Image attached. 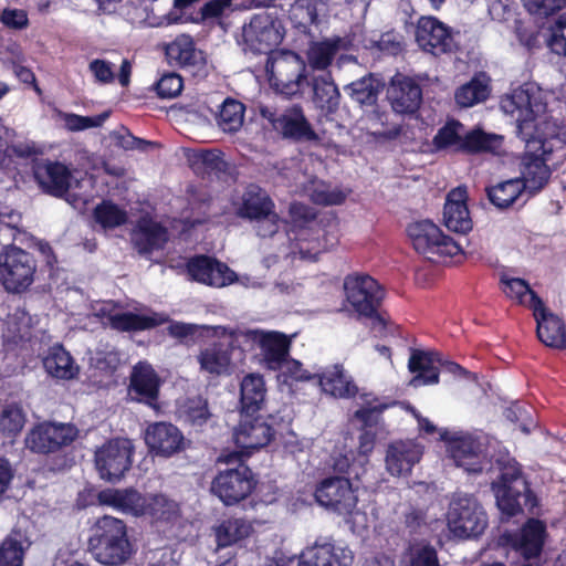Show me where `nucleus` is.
I'll use <instances>...</instances> for the list:
<instances>
[{
  "instance_id": "f257e3e1",
  "label": "nucleus",
  "mask_w": 566,
  "mask_h": 566,
  "mask_svg": "<svg viewBox=\"0 0 566 566\" xmlns=\"http://www.w3.org/2000/svg\"><path fill=\"white\" fill-rule=\"evenodd\" d=\"M500 106L515 122L517 134L523 140L537 135L549 136V126L557 133L556 124L547 119L543 94L534 84H524L504 95Z\"/></svg>"
},
{
  "instance_id": "f03ea898",
  "label": "nucleus",
  "mask_w": 566,
  "mask_h": 566,
  "mask_svg": "<svg viewBox=\"0 0 566 566\" xmlns=\"http://www.w3.org/2000/svg\"><path fill=\"white\" fill-rule=\"evenodd\" d=\"M552 128L549 136L537 135L526 138L525 154L521 166L522 185L525 191L535 193L548 181L551 171L556 168L565 157L563 140Z\"/></svg>"
},
{
  "instance_id": "7ed1b4c3",
  "label": "nucleus",
  "mask_w": 566,
  "mask_h": 566,
  "mask_svg": "<svg viewBox=\"0 0 566 566\" xmlns=\"http://www.w3.org/2000/svg\"><path fill=\"white\" fill-rule=\"evenodd\" d=\"M90 549L94 558L107 566L125 564L133 555L126 524L113 516H103L94 527L90 538Z\"/></svg>"
},
{
  "instance_id": "20e7f679",
  "label": "nucleus",
  "mask_w": 566,
  "mask_h": 566,
  "mask_svg": "<svg viewBox=\"0 0 566 566\" xmlns=\"http://www.w3.org/2000/svg\"><path fill=\"white\" fill-rule=\"evenodd\" d=\"M317 503L326 510L343 516L353 532L359 533L367 526V516L357 509L358 495L346 478L323 480L315 490Z\"/></svg>"
},
{
  "instance_id": "39448f33",
  "label": "nucleus",
  "mask_w": 566,
  "mask_h": 566,
  "mask_svg": "<svg viewBox=\"0 0 566 566\" xmlns=\"http://www.w3.org/2000/svg\"><path fill=\"white\" fill-rule=\"evenodd\" d=\"M203 328L211 332L218 340L200 348L197 355L200 371L210 378L230 376L237 369L238 363L243 359V352L240 349L241 339H234L229 334L218 332L219 328H227L226 326H203Z\"/></svg>"
},
{
  "instance_id": "423d86ee",
  "label": "nucleus",
  "mask_w": 566,
  "mask_h": 566,
  "mask_svg": "<svg viewBox=\"0 0 566 566\" xmlns=\"http://www.w3.org/2000/svg\"><path fill=\"white\" fill-rule=\"evenodd\" d=\"M492 491L499 510L507 517L521 513L524 506L532 510L536 505V499L514 460H509L501 468L499 480L492 483Z\"/></svg>"
},
{
  "instance_id": "0eeeda50",
  "label": "nucleus",
  "mask_w": 566,
  "mask_h": 566,
  "mask_svg": "<svg viewBox=\"0 0 566 566\" xmlns=\"http://www.w3.org/2000/svg\"><path fill=\"white\" fill-rule=\"evenodd\" d=\"M447 526L455 537L481 535L488 526V516L479 501L467 493H454L446 513Z\"/></svg>"
},
{
  "instance_id": "6e6552de",
  "label": "nucleus",
  "mask_w": 566,
  "mask_h": 566,
  "mask_svg": "<svg viewBox=\"0 0 566 566\" xmlns=\"http://www.w3.org/2000/svg\"><path fill=\"white\" fill-rule=\"evenodd\" d=\"M218 332L241 339V345L259 348L261 363L271 370L280 368V364L290 354L291 340L280 332L258 328H219Z\"/></svg>"
},
{
  "instance_id": "1a4fd4ad",
  "label": "nucleus",
  "mask_w": 566,
  "mask_h": 566,
  "mask_svg": "<svg viewBox=\"0 0 566 566\" xmlns=\"http://www.w3.org/2000/svg\"><path fill=\"white\" fill-rule=\"evenodd\" d=\"M408 235L417 253L432 262L453 258L462 252L461 244L443 234L430 220H421L408 227Z\"/></svg>"
},
{
  "instance_id": "9d476101",
  "label": "nucleus",
  "mask_w": 566,
  "mask_h": 566,
  "mask_svg": "<svg viewBox=\"0 0 566 566\" xmlns=\"http://www.w3.org/2000/svg\"><path fill=\"white\" fill-rule=\"evenodd\" d=\"M265 69L271 87L285 96L298 94L301 85L306 78V66L301 57L293 52L272 53Z\"/></svg>"
},
{
  "instance_id": "9b49d317",
  "label": "nucleus",
  "mask_w": 566,
  "mask_h": 566,
  "mask_svg": "<svg viewBox=\"0 0 566 566\" xmlns=\"http://www.w3.org/2000/svg\"><path fill=\"white\" fill-rule=\"evenodd\" d=\"M439 432L447 443V452L457 467L468 473H480L489 464L485 444L480 438L443 429Z\"/></svg>"
},
{
  "instance_id": "f8f14e48",
  "label": "nucleus",
  "mask_w": 566,
  "mask_h": 566,
  "mask_svg": "<svg viewBox=\"0 0 566 566\" xmlns=\"http://www.w3.org/2000/svg\"><path fill=\"white\" fill-rule=\"evenodd\" d=\"M36 264L33 256L17 247H8L0 253V283L6 291L21 293L34 280Z\"/></svg>"
},
{
  "instance_id": "ddd939ff",
  "label": "nucleus",
  "mask_w": 566,
  "mask_h": 566,
  "mask_svg": "<svg viewBox=\"0 0 566 566\" xmlns=\"http://www.w3.org/2000/svg\"><path fill=\"white\" fill-rule=\"evenodd\" d=\"M284 29L280 20L269 13H259L242 27L238 42L244 50L270 53L283 40Z\"/></svg>"
},
{
  "instance_id": "4468645a",
  "label": "nucleus",
  "mask_w": 566,
  "mask_h": 566,
  "mask_svg": "<svg viewBox=\"0 0 566 566\" xmlns=\"http://www.w3.org/2000/svg\"><path fill=\"white\" fill-rule=\"evenodd\" d=\"M346 305L358 316L373 317L384 292L369 275H348L344 280Z\"/></svg>"
},
{
  "instance_id": "2eb2a0df",
  "label": "nucleus",
  "mask_w": 566,
  "mask_h": 566,
  "mask_svg": "<svg viewBox=\"0 0 566 566\" xmlns=\"http://www.w3.org/2000/svg\"><path fill=\"white\" fill-rule=\"evenodd\" d=\"M133 443L128 439H114L95 452V467L103 480L119 481L132 465Z\"/></svg>"
},
{
  "instance_id": "dca6fc26",
  "label": "nucleus",
  "mask_w": 566,
  "mask_h": 566,
  "mask_svg": "<svg viewBox=\"0 0 566 566\" xmlns=\"http://www.w3.org/2000/svg\"><path fill=\"white\" fill-rule=\"evenodd\" d=\"M254 486L251 470L244 464H239L220 471L212 480L210 490L226 505H232L249 496Z\"/></svg>"
},
{
  "instance_id": "f3484780",
  "label": "nucleus",
  "mask_w": 566,
  "mask_h": 566,
  "mask_svg": "<svg viewBox=\"0 0 566 566\" xmlns=\"http://www.w3.org/2000/svg\"><path fill=\"white\" fill-rule=\"evenodd\" d=\"M77 433L71 423L42 422L27 433L24 442L30 451L46 454L73 442Z\"/></svg>"
},
{
  "instance_id": "a211bd4d",
  "label": "nucleus",
  "mask_w": 566,
  "mask_h": 566,
  "mask_svg": "<svg viewBox=\"0 0 566 566\" xmlns=\"http://www.w3.org/2000/svg\"><path fill=\"white\" fill-rule=\"evenodd\" d=\"M261 114L271 122L273 128L285 138L303 142H314L318 139L317 134L313 130L302 107L298 105L287 107L279 114L269 108H263Z\"/></svg>"
},
{
  "instance_id": "6ab92c4d",
  "label": "nucleus",
  "mask_w": 566,
  "mask_h": 566,
  "mask_svg": "<svg viewBox=\"0 0 566 566\" xmlns=\"http://www.w3.org/2000/svg\"><path fill=\"white\" fill-rule=\"evenodd\" d=\"M416 42L433 55L451 52L455 41L451 29L434 17H421L416 25Z\"/></svg>"
},
{
  "instance_id": "aec40b11",
  "label": "nucleus",
  "mask_w": 566,
  "mask_h": 566,
  "mask_svg": "<svg viewBox=\"0 0 566 566\" xmlns=\"http://www.w3.org/2000/svg\"><path fill=\"white\" fill-rule=\"evenodd\" d=\"M103 324L109 325L112 328L123 332L143 331L151 328L165 322L161 314L120 312L112 302H104L95 310Z\"/></svg>"
},
{
  "instance_id": "412c9836",
  "label": "nucleus",
  "mask_w": 566,
  "mask_h": 566,
  "mask_svg": "<svg viewBox=\"0 0 566 566\" xmlns=\"http://www.w3.org/2000/svg\"><path fill=\"white\" fill-rule=\"evenodd\" d=\"M272 438V427L263 418L252 417L251 412H243L233 430L235 446L247 455L268 446Z\"/></svg>"
},
{
  "instance_id": "4be33fe9",
  "label": "nucleus",
  "mask_w": 566,
  "mask_h": 566,
  "mask_svg": "<svg viewBox=\"0 0 566 566\" xmlns=\"http://www.w3.org/2000/svg\"><path fill=\"white\" fill-rule=\"evenodd\" d=\"M187 269L193 281L217 289L226 287L238 280L235 272L226 263L206 255L191 259Z\"/></svg>"
},
{
  "instance_id": "5701e85b",
  "label": "nucleus",
  "mask_w": 566,
  "mask_h": 566,
  "mask_svg": "<svg viewBox=\"0 0 566 566\" xmlns=\"http://www.w3.org/2000/svg\"><path fill=\"white\" fill-rule=\"evenodd\" d=\"M145 442L150 453L169 458L185 449L186 440L182 432L172 423L154 422L145 430Z\"/></svg>"
},
{
  "instance_id": "b1692460",
  "label": "nucleus",
  "mask_w": 566,
  "mask_h": 566,
  "mask_svg": "<svg viewBox=\"0 0 566 566\" xmlns=\"http://www.w3.org/2000/svg\"><path fill=\"white\" fill-rule=\"evenodd\" d=\"M422 454L423 446L415 440L394 441L386 450V471L392 476H406L421 460Z\"/></svg>"
},
{
  "instance_id": "393cba45",
  "label": "nucleus",
  "mask_w": 566,
  "mask_h": 566,
  "mask_svg": "<svg viewBox=\"0 0 566 566\" xmlns=\"http://www.w3.org/2000/svg\"><path fill=\"white\" fill-rule=\"evenodd\" d=\"M33 175L40 188L55 197H62L71 187L72 175L62 163L42 159L33 165Z\"/></svg>"
},
{
  "instance_id": "a878e982",
  "label": "nucleus",
  "mask_w": 566,
  "mask_h": 566,
  "mask_svg": "<svg viewBox=\"0 0 566 566\" xmlns=\"http://www.w3.org/2000/svg\"><path fill=\"white\" fill-rule=\"evenodd\" d=\"M353 553L344 546L331 542L315 543L304 549L297 560V566H350Z\"/></svg>"
},
{
  "instance_id": "bb28decb",
  "label": "nucleus",
  "mask_w": 566,
  "mask_h": 566,
  "mask_svg": "<svg viewBox=\"0 0 566 566\" xmlns=\"http://www.w3.org/2000/svg\"><path fill=\"white\" fill-rule=\"evenodd\" d=\"M532 300L538 339L546 346L558 349L565 348L566 332L563 322L559 317L546 311L539 297H532Z\"/></svg>"
},
{
  "instance_id": "cd10ccee",
  "label": "nucleus",
  "mask_w": 566,
  "mask_h": 566,
  "mask_svg": "<svg viewBox=\"0 0 566 566\" xmlns=\"http://www.w3.org/2000/svg\"><path fill=\"white\" fill-rule=\"evenodd\" d=\"M98 501L123 514L143 517L147 494L135 489H107L99 492Z\"/></svg>"
},
{
  "instance_id": "c85d7f7f",
  "label": "nucleus",
  "mask_w": 566,
  "mask_h": 566,
  "mask_svg": "<svg viewBox=\"0 0 566 566\" xmlns=\"http://www.w3.org/2000/svg\"><path fill=\"white\" fill-rule=\"evenodd\" d=\"M442 357L438 353L413 350L409 358L408 367L417 375L411 378L409 385L418 388L420 386L436 385L439 382V365Z\"/></svg>"
},
{
  "instance_id": "c756f323",
  "label": "nucleus",
  "mask_w": 566,
  "mask_h": 566,
  "mask_svg": "<svg viewBox=\"0 0 566 566\" xmlns=\"http://www.w3.org/2000/svg\"><path fill=\"white\" fill-rule=\"evenodd\" d=\"M160 379L146 361L136 364L130 374L129 395L139 401L153 405L157 399Z\"/></svg>"
},
{
  "instance_id": "7c9ffc66",
  "label": "nucleus",
  "mask_w": 566,
  "mask_h": 566,
  "mask_svg": "<svg viewBox=\"0 0 566 566\" xmlns=\"http://www.w3.org/2000/svg\"><path fill=\"white\" fill-rule=\"evenodd\" d=\"M350 41L346 38L333 36L322 41H313L306 50V62L313 71H326L336 54L348 50Z\"/></svg>"
},
{
  "instance_id": "2f4dec72",
  "label": "nucleus",
  "mask_w": 566,
  "mask_h": 566,
  "mask_svg": "<svg viewBox=\"0 0 566 566\" xmlns=\"http://www.w3.org/2000/svg\"><path fill=\"white\" fill-rule=\"evenodd\" d=\"M467 192L462 188L449 192L443 209L446 227L459 233H467L472 229V220L465 203Z\"/></svg>"
},
{
  "instance_id": "473e14b6",
  "label": "nucleus",
  "mask_w": 566,
  "mask_h": 566,
  "mask_svg": "<svg viewBox=\"0 0 566 566\" xmlns=\"http://www.w3.org/2000/svg\"><path fill=\"white\" fill-rule=\"evenodd\" d=\"M317 384L324 394L336 398H349L356 395L357 386L342 365H333L316 374Z\"/></svg>"
},
{
  "instance_id": "72a5a7b5",
  "label": "nucleus",
  "mask_w": 566,
  "mask_h": 566,
  "mask_svg": "<svg viewBox=\"0 0 566 566\" xmlns=\"http://www.w3.org/2000/svg\"><path fill=\"white\" fill-rule=\"evenodd\" d=\"M392 108L398 113H412L421 102V88L409 77L397 76L388 91Z\"/></svg>"
},
{
  "instance_id": "f704fd0d",
  "label": "nucleus",
  "mask_w": 566,
  "mask_h": 566,
  "mask_svg": "<svg viewBox=\"0 0 566 566\" xmlns=\"http://www.w3.org/2000/svg\"><path fill=\"white\" fill-rule=\"evenodd\" d=\"M545 525L538 520H530L512 539V545L525 558L537 556L543 547Z\"/></svg>"
},
{
  "instance_id": "c9c22d12",
  "label": "nucleus",
  "mask_w": 566,
  "mask_h": 566,
  "mask_svg": "<svg viewBox=\"0 0 566 566\" xmlns=\"http://www.w3.org/2000/svg\"><path fill=\"white\" fill-rule=\"evenodd\" d=\"M313 102L322 112L334 113L339 106L340 94L329 72L312 76Z\"/></svg>"
},
{
  "instance_id": "e433bc0d",
  "label": "nucleus",
  "mask_w": 566,
  "mask_h": 566,
  "mask_svg": "<svg viewBox=\"0 0 566 566\" xmlns=\"http://www.w3.org/2000/svg\"><path fill=\"white\" fill-rule=\"evenodd\" d=\"M273 209L274 203L268 193L255 186H251L242 196V203L238 213L243 218L256 221L264 216H269Z\"/></svg>"
},
{
  "instance_id": "4c0bfd02",
  "label": "nucleus",
  "mask_w": 566,
  "mask_h": 566,
  "mask_svg": "<svg viewBox=\"0 0 566 566\" xmlns=\"http://www.w3.org/2000/svg\"><path fill=\"white\" fill-rule=\"evenodd\" d=\"M252 533V524L242 518H229L213 527L218 548L238 544L250 537Z\"/></svg>"
},
{
  "instance_id": "58836bf2",
  "label": "nucleus",
  "mask_w": 566,
  "mask_h": 566,
  "mask_svg": "<svg viewBox=\"0 0 566 566\" xmlns=\"http://www.w3.org/2000/svg\"><path fill=\"white\" fill-rule=\"evenodd\" d=\"M45 371L57 379H72L78 373V367L72 356L62 347L53 346L43 358Z\"/></svg>"
},
{
  "instance_id": "ea45409f",
  "label": "nucleus",
  "mask_w": 566,
  "mask_h": 566,
  "mask_svg": "<svg viewBox=\"0 0 566 566\" xmlns=\"http://www.w3.org/2000/svg\"><path fill=\"white\" fill-rule=\"evenodd\" d=\"M29 546L27 534L21 530H13L0 545V566H22L23 555Z\"/></svg>"
},
{
  "instance_id": "a19ab883",
  "label": "nucleus",
  "mask_w": 566,
  "mask_h": 566,
  "mask_svg": "<svg viewBox=\"0 0 566 566\" xmlns=\"http://www.w3.org/2000/svg\"><path fill=\"white\" fill-rule=\"evenodd\" d=\"M310 199L321 206L342 205L348 191L338 186H333L322 180L311 179L303 188Z\"/></svg>"
},
{
  "instance_id": "79ce46f5",
  "label": "nucleus",
  "mask_w": 566,
  "mask_h": 566,
  "mask_svg": "<svg viewBox=\"0 0 566 566\" xmlns=\"http://www.w3.org/2000/svg\"><path fill=\"white\" fill-rule=\"evenodd\" d=\"M167 241V232L157 222L143 219L134 233V242L138 250L148 253L161 249Z\"/></svg>"
},
{
  "instance_id": "37998d69",
  "label": "nucleus",
  "mask_w": 566,
  "mask_h": 566,
  "mask_svg": "<svg viewBox=\"0 0 566 566\" xmlns=\"http://www.w3.org/2000/svg\"><path fill=\"white\" fill-rule=\"evenodd\" d=\"M264 379L259 374H249L241 381V405L243 412L259 410L265 398Z\"/></svg>"
},
{
  "instance_id": "c03bdc74",
  "label": "nucleus",
  "mask_w": 566,
  "mask_h": 566,
  "mask_svg": "<svg viewBox=\"0 0 566 566\" xmlns=\"http://www.w3.org/2000/svg\"><path fill=\"white\" fill-rule=\"evenodd\" d=\"M168 59L182 67H191L202 62L201 52L197 51L193 42L188 35H180L167 45Z\"/></svg>"
},
{
  "instance_id": "a18cd8bd",
  "label": "nucleus",
  "mask_w": 566,
  "mask_h": 566,
  "mask_svg": "<svg viewBox=\"0 0 566 566\" xmlns=\"http://www.w3.org/2000/svg\"><path fill=\"white\" fill-rule=\"evenodd\" d=\"M381 88V82L371 74L344 86L345 93L360 105H374Z\"/></svg>"
},
{
  "instance_id": "49530a36",
  "label": "nucleus",
  "mask_w": 566,
  "mask_h": 566,
  "mask_svg": "<svg viewBox=\"0 0 566 566\" xmlns=\"http://www.w3.org/2000/svg\"><path fill=\"white\" fill-rule=\"evenodd\" d=\"M179 514V505L176 501L163 493H147L143 517L151 521H171Z\"/></svg>"
},
{
  "instance_id": "de8ad7c7",
  "label": "nucleus",
  "mask_w": 566,
  "mask_h": 566,
  "mask_svg": "<svg viewBox=\"0 0 566 566\" xmlns=\"http://www.w3.org/2000/svg\"><path fill=\"white\" fill-rule=\"evenodd\" d=\"M179 418L192 427L200 428L211 418L208 402L202 397L188 398L178 407Z\"/></svg>"
},
{
  "instance_id": "09e8293b",
  "label": "nucleus",
  "mask_w": 566,
  "mask_h": 566,
  "mask_svg": "<svg viewBox=\"0 0 566 566\" xmlns=\"http://www.w3.org/2000/svg\"><path fill=\"white\" fill-rule=\"evenodd\" d=\"M500 285L506 297L533 310L532 297H537V295L531 290L526 281L513 277L507 273H502L500 275Z\"/></svg>"
},
{
  "instance_id": "8fccbe9b",
  "label": "nucleus",
  "mask_w": 566,
  "mask_h": 566,
  "mask_svg": "<svg viewBox=\"0 0 566 566\" xmlns=\"http://www.w3.org/2000/svg\"><path fill=\"white\" fill-rule=\"evenodd\" d=\"M523 190L522 180L514 178L491 187L488 196L494 206L503 209L513 205L522 196Z\"/></svg>"
},
{
  "instance_id": "3c124183",
  "label": "nucleus",
  "mask_w": 566,
  "mask_h": 566,
  "mask_svg": "<svg viewBox=\"0 0 566 566\" xmlns=\"http://www.w3.org/2000/svg\"><path fill=\"white\" fill-rule=\"evenodd\" d=\"M25 419V412L20 405H6L0 412V432L7 438H15L23 429Z\"/></svg>"
},
{
  "instance_id": "603ef678",
  "label": "nucleus",
  "mask_w": 566,
  "mask_h": 566,
  "mask_svg": "<svg viewBox=\"0 0 566 566\" xmlns=\"http://www.w3.org/2000/svg\"><path fill=\"white\" fill-rule=\"evenodd\" d=\"M501 143L502 137L499 135L486 134L479 128L465 129L462 150L469 153L495 151Z\"/></svg>"
},
{
  "instance_id": "864d4df0",
  "label": "nucleus",
  "mask_w": 566,
  "mask_h": 566,
  "mask_svg": "<svg viewBox=\"0 0 566 566\" xmlns=\"http://www.w3.org/2000/svg\"><path fill=\"white\" fill-rule=\"evenodd\" d=\"M489 95V86L484 78L474 77L455 92V102L461 107H471Z\"/></svg>"
},
{
  "instance_id": "5fc2aeb1",
  "label": "nucleus",
  "mask_w": 566,
  "mask_h": 566,
  "mask_svg": "<svg viewBox=\"0 0 566 566\" xmlns=\"http://www.w3.org/2000/svg\"><path fill=\"white\" fill-rule=\"evenodd\" d=\"M244 117V106L234 99H226L218 114V125L223 132L233 133L241 128Z\"/></svg>"
},
{
  "instance_id": "6e6d98bb",
  "label": "nucleus",
  "mask_w": 566,
  "mask_h": 566,
  "mask_svg": "<svg viewBox=\"0 0 566 566\" xmlns=\"http://www.w3.org/2000/svg\"><path fill=\"white\" fill-rule=\"evenodd\" d=\"M465 127L457 122L450 120L441 127L434 136V145L437 148H451L453 150H462Z\"/></svg>"
},
{
  "instance_id": "4d7b16f0",
  "label": "nucleus",
  "mask_w": 566,
  "mask_h": 566,
  "mask_svg": "<svg viewBox=\"0 0 566 566\" xmlns=\"http://www.w3.org/2000/svg\"><path fill=\"white\" fill-rule=\"evenodd\" d=\"M276 370L280 371L279 381L290 387L295 382L311 381L316 378V374L305 369L301 361L290 358V356L280 364V368Z\"/></svg>"
},
{
  "instance_id": "13d9d810",
  "label": "nucleus",
  "mask_w": 566,
  "mask_h": 566,
  "mask_svg": "<svg viewBox=\"0 0 566 566\" xmlns=\"http://www.w3.org/2000/svg\"><path fill=\"white\" fill-rule=\"evenodd\" d=\"M94 219L103 229H113L124 224L127 213L111 201H103L94 209Z\"/></svg>"
},
{
  "instance_id": "bf43d9fd",
  "label": "nucleus",
  "mask_w": 566,
  "mask_h": 566,
  "mask_svg": "<svg viewBox=\"0 0 566 566\" xmlns=\"http://www.w3.org/2000/svg\"><path fill=\"white\" fill-rule=\"evenodd\" d=\"M403 560L406 566H439L436 549L424 542L410 544Z\"/></svg>"
},
{
  "instance_id": "052dcab7",
  "label": "nucleus",
  "mask_w": 566,
  "mask_h": 566,
  "mask_svg": "<svg viewBox=\"0 0 566 566\" xmlns=\"http://www.w3.org/2000/svg\"><path fill=\"white\" fill-rule=\"evenodd\" d=\"M60 117L66 129L71 132H78L101 126L108 117V113H102L95 116H81L72 113H62Z\"/></svg>"
},
{
  "instance_id": "680f3d73",
  "label": "nucleus",
  "mask_w": 566,
  "mask_h": 566,
  "mask_svg": "<svg viewBox=\"0 0 566 566\" xmlns=\"http://www.w3.org/2000/svg\"><path fill=\"white\" fill-rule=\"evenodd\" d=\"M547 45L554 53L566 55V12L551 28Z\"/></svg>"
},
{
  "instance_id": "e2e57ef3",
  "label": "nucleus",
  "mask_w": 566,
  "mask_h": 566,
  "mask_svg": "<svg viewBox=\"0 0 566 566\" xmlns=\"http://www.w3.org/2000/svg\"><path fill=\"white\" fill-rule=\"evenodd\" d=\"M182 90V78L176 73L164 74L157 82V93L163 98H174Z\"/></svg>"
},
{
  "instance_id": "0e129e2a",
  "label": "nucleus",
  "mask_w": 566,
  "mask_h": 566,
  "mask_svg": "<svg viewBox=\"0 0 566 566\" xmlns=\"http://www.w3.org/2000/svg\"><path fill=\"white\" fill-rule=\"evenodd\" d=\"M526 10L532 14L547 17L563 9L566 0H522Z\"/></svg>"
},
{
  "instance_id": "69168bd1",
  "label": "nucleus",
  "mask_w": 566,
  "mask_h": 566,
  "mask_svg": "<svg viewBox=\"0 0 566 566\" xmlns=\"http://www.w3.org/2000/svg\"><path fill=\"white\" fill-rule=\"evenodd\" d=\"M88 71L98 84H109L115 80L114 65L102 59H94L88 64Z\"/></svg>"
},
{
  "instance_id": "338daca9",
  "label": "nucleus",
  "mask_w": 566,
  "mask_h": 566,
  "mask_svg": "<svg viewBox=\"0 0 566 566\" xmlns=\"http://www.w3.org/2000/svg\"><path fill=\"white\" fill-rule=\"evenodd\" d=\"M489 14L492 20L507 22L514 17V8L511 0H489Z\"/></svg>"
},
{
  "instance_id": "774afa93",
  "label": "nucleus",
  "mask_w": 566,
  "mask_h": 566,
  "mask_svg": "<svg viewBox=\"0 0 566 566\" xmlns=\"http://www.w3.org/2000/svg\"><path fill=\"white\" fill-rule=\"evenodd\" d=\"M405 524L411 531H417L427 524V511L422 506L410 505L403 513Z\"/></svg>"
}]
</instances>
